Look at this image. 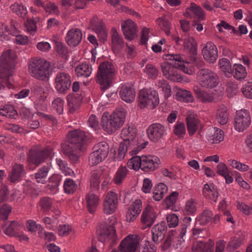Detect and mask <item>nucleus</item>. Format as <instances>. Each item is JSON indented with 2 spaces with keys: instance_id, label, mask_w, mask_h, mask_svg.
Returning <instances> with one entry per match:
<instances>
[{
  "instance_id": "nucleus-8",
  "label": "nucleus",
  "mask_w": 252,
  "mask_h": 252,
  "mask_svg": "<svg viewBox=\"0 0 252 252\" xmlns=\"http://www.w3.org/2000/svg\"><path fill=\"white\" fill-rule=\"evenodd\" d=\"M54 154L53 148L50 146L45 148H32L28 154L27 161L30 164L38 165L46 158L51 159Z\"/></svg>"
},
{
  "instance_id": "nucleus-7",
  "label": "nucleus",
  "mask_w": 252,
  "mask_h": 252,
  "mask_svg": "<svg viewBox=\"0 0 252 252\" xmlns=\"http://www.w3.org/2000/svg\"><path fill=\"white\" fill-rule=\"evenodd\" d=\"M137 129L136 127H125L121 131V136L126 142L128 141L129 144L136 146L133 147V150L130 152L131 155H136L140 151L146 147L148 142L140 143L136 137Z\"/></svg>"
},
{
  "instance_id": "nucleus-50",
  "label": "nucleus",
  "mask_w": 252,
  "mask_h": 252,
  "mask_svg": "<svg viewBox=\"0 0 252 252\" xmlns=\"http://www.w3.org/2000/svg\"><path fill=\"white\" fill-rule=\"evenodd\" d=\"M187 10H191V11L196 15V20L201 21L205 18V15L203 9L194 3H191L190 7L187 8Z\"/></svg>"
},
{
  "instance_id": "nucleus-37",
  "label": "nucleus",
  "mask_w": 252,
  "mask_h": 252,
  "mask_svg": "<svg viewBox=\"0 0 252 252\" xmlns=\"http://www.w3.org/2000/svg\"><path fill=\"white\" fill-rule=\"evenodd\" d=\"M128 141H126V142H121L119 145L118 153L115 158L119 161L123 160L125 156L126 153L129 151L130 152L133 150V147H136V146H133L131 144H129Z\"/></svg>"
},
{
  "instance_id": "nucleus-60",
  "label": "nucleus",
  "mask_w": 252,
  "mask_h": 252,
  "mask_svg": "<svg viewBox=\"0 0 252 252\" xmlns=\"http://www.w3.org/2000/svg\"><path fill=\"white\" fill-rule=\"evenodd\" d=\"M242 239L239 236H236L231 239L226 247L228 251H231L239 248L242 244Z\"/></svg>"
},
{
  "instance_id": "nucleus-43",
  "label": "nucleus",
  "mask_w": 252,
  "mask_h": 252,
  "mask_svg": "<svg viewBox=\"0 0 252 252\" xmlns=\"http://www.w3.org/2000/svg\"><path fill=\"white\" fill-rule=\"evenodd\" d=\"M233 76L237 80L244 79L247 76L245 67L240 64H234L233 67Z\"/></svg>"
},
{
  "instance_id": "nucleus-44",
  "label": "nucleus",
  "mask_w": 252,
  "mask_h": 252,
  "mask_svg": "<svg viewBox=\"0 0 252 252\" xmlns=\"http://www.w3.org/2000/svg\"><path fill=\"white\" fill-rule=\"evenodd\" d=\"M63 189L66 193L72 194L77 189V184L70 178H66L63 183Z\"/></svg>"
},
{
  "instance_id": "nucleus-47",
  "label": "nucleus",
  "mask_w": 252,
  "mask_h": 252,
  "mask_svg": "<svg viewBox=\"0 0 252 252\" xmlns=\"http://www.w3.org/2000/svg\"><path fill=\"white\" fill-rule=\"evenodd\" d=\"M57 164L58 165L61 171L65 175H72L74 174L73 171L67 166L66 161L60 158H57L56 159Z\"/></svg>"
},
{
  "instance_id": "nucleus-51",
  "label": "nucleus",
  "mask_w": 252,
  "mask_h": 252,
  "mask_svg": "<svg viewBox=\"0 0 252 252\" xmlns=\"http://www.w3.org/2000/svg\"><path fill=\"white\" fill-rule=\"evenodd\" d=\"M156 22L159 28L163 31L167 35L170 34L171 25L169 22L165 18L164 16L158 18Z\"/></svg>"
},
{
  "instance_id": "nucleus-36",
  "label": "nucleus",
  "mask_w": 252,
  "mask_h": 252,
  "mask_svg": "<svg viewBox=\"0 0 252 252\" xmlns=\"http://www.w3.org/2000/svg\"><path fill=\"white\" fill-rule=\"evenodd\" d=\"M168 190L166 185L163 183H159L157 185L154 190L153 197L157 201L161 200Z\"/></svg>"
},
{
  "instance_id": "nucleus-32",
  "label": "nucleus",
  "mask_w": 252,
  "mask_h": 252,
  "mask_svg": "<svg viewBox=\"0 0 252 252\" xmlns=\"http://www.w3.org/2000/svg\"><path fill=\"white\" fill-rule=\"evenodd\" d=\"M51 167L50 164L47 163L38 169L37 172L34 175V178L37 183L42 184H45L47 176Z\"/></svg>"
},
{
  "instance_id": "nucleus-39",
  "label": "nucleus",
  "mask_w": 252,
  "mask_h": 252,
  "mask_svg": "<svg viewBox=\"0 0 252 252\" xmlns=\"http://www.w3.org/2000/svg\"><path fill=\"white\" fill-rule=\"evenodd\" d=\"M128 169L126 166H120L113 178V181L115 184L120 185L123 183L124 180L126 178Z\"/></svg>"
},
{
  "instance_id": "nucleus-11",
  "label": "nucleus",
  "mask_w": 252,
  "mask_h": 252,
  "mask_svg": "<svg viewBox=\"0 0 252 252\" xmlns=\"http://www.w3.org/2000/svg\"><path fill=\"white\" fill-rule=\"evenodd\" d=\"M197 76L202 87L212 88L218 84L217 75L208 69H201L197 72Z\"/></svg>"
},
{
  "instance_id": "nucleus-62",
  "label": "nucleus",
  "mask_w": 252,
  "mask_h": 252,
  "mask_svg": "<svg viewBox=\"0 0 252 252\" xmlns=\"http://www.w3.org/2000/svg\"><path fill=\"white\" fill-rule=\"evenodd\" d=\"M38 236L48 242L54 241L56 239V236L53 233L46 231L43 227L39 230Z\"/></svg>"
},
{
  "instance_id": "nucleus-40",
  "label": "nucleus",
  "mask_w": 252,
  "mask_h": 252,
  "mask_svg": "<svg viewBox=\"0 0 252 252\" xmlns=\"http://www.w3.org/2000/svg\"><path fill=\"white\" fill-rule=\"evenodd\" d=\"M63 176L59 174H53L49 178V188L53 193L59 190V186L62 180Z\"/></svg>"
},
{
  "instance_id": "nucleus-28",
  "label": "nucleus",
  "mask_w": 252,
  "mask_h": 252,
  "mask_svg": "<svg viewBox=\"0 0 252 252\" xmlns=\"http://www.w3.org/2000/svg\"><path fill=\"white\" fill-rule=\"evenodd\" d=\"M223 131L217 127H214L206 135L208 141L212 144L219 143L223 140Z\"/></svg>"
},
{
  "instance_id": "nucleus-19",
  "label": "nucleus",
  "mask_w": 252,
  "mask_h": 252,
  "mask_svg": "<svg viewBox=\"0 0 252 252\" xmlns=\"http://www.w3.org/2000/svg\"><path fill=\"white\" fill-rule=\"evenodd\" d=\"M122 30L127 39L132 40L137 36L136 25L131 20H127L122 24Z\"/></svg>"
},
{
  "instance_id": "nucleus-31",
  "label": "nucleus",
  "mask_w": 252,
  "mask_h": 252,
  "mask_svg": "<svg viewBox=\"0 0 252 252\" xmlns=\"http://www.w3.org/2000/svg\"><path fill=\"white\" fill-rule=\"evenodd\" d=\"M86 201L88 211L91 214L94 213L99 204L98 196L93 193L90 192L86 196Z\"/></svg>"
},
{
  "instance_id": "nucleus-53",
  "label": "nucleus",
  "mask_w": 252,
  "mask_h": 252,
  "mask_svg": "<svg viewBox=\"0 0 252 252\" xmlns=\"http://www.w3.org/2000/svg\"><path fill=\"white\" fill-rule=\"evenodd\" d=\"M52 203L51 199L45 197L40 199L38 202V207L43 212H47L51 209Z\"/></svg>"
},
{
  "instance_id": "nucleus-26",
  "label": "nucleus",
  "mask_w": 252,
  "mask_h": 252,
  "mask_svg": "<svg viewBox=\"0 0 252 252\" xmlns=\"http://www.w3.org/2000/svg\"><path fill=\"white\" fill-rule=\"evenodd\" d=\"M112 48L115 53H118L124 47L123 37L118 33L114 27L111 29Z\"/></svg>"
},
{
  "instance_id": "nucleus-13",
  "label": "nucleus",
  "mask_w": 252,
  "mask_h": 252,
  "mask_svg": "<svg viewBox=\"0 0 252 252\" xmlns=\"http://www.w3.org/2000/svg\"><path fill=\"white\" fill-rule=\"evenodd\" d=\"M125 115L122 111L114 112L110 115L108 112H105L101 117V126H120L123 125Z\"/></svg>"
},
{
  "instance_id": "nucleus-45",
  "label": "nucleus",
  "mask_w": 252,
  "mask_h": 252,
  "mask_svg": "<svg viewBox=\"0 0 252 252\" xmlns=\"http://www.w3.org/2000/svg\"><path fill=\"white\" fill-rule=\"evenodd\" d=\"M194 91L197 98L202 102H211L214 100V97L213 96L197 87L194 88Z\"/></svg>"
},
{
  "instance_id": "nucleus-48",
  "label": "nucleus",
  "mask_w": 252,
  "mask_h": 252,
  "mask_svg": "<svg viewBox=\"0 0 252 252\" xmlns=\"http://www.w3.org/2000/svg\"><path fill=\"white\" fill-rule=\"evenodd\" d=\"M143 156H135L130 158L127 162V165L130 168L138 170L139 168L142 169V160Z\"/></svg>"
},
{
  "instance_id": "nucleus-54",
  "label": "nucleus",
  "mask_w": 252,
  "mask_h": 252,
  "mask_svg": "<svg viewBox=\"0 0 252 252\" xmlns=\"http://www.w3.org/2000/svg\"><path fill=\"white\" fill-rule=\"evenodd\" d=\"M25 30L31 35H34L36 32V22L32 19H28L24 23Z\"/></svg>"
},
{
  "instance_id": "nucleus-14",
  "label": "nucleus",
  "mask_w": 252,
  "mask_h": 252,
  "mask_svg": "<svg viewBox=\"0 0 252 252\" xmlns=\"http://www.w3.org/2000/svg\"><path fill=\"white\" fill-rule=\"evenodd\" d=\"M115 233V230L113 226L104 227L101 228L98 239L108 247H112L117 241Z\"/></svg>"
},
{
  "instance_id": "nucleus-1",
  "label": "nucleus",
  "mask_w": 252,
  "mask_h": 252,
  "mask_svg": "<svg viewBox=\"0 0 252 252\" xmlns=\"http://www.w3.org/2000/svg\"><path fill=\"white\" fill-rule=\"evenodd\" d=\"M87 139L88 135L80 129L72 130L68 133V144L62 146V151L71 162L76 163L79 161L80 152L84 149Z\"/></svg>"
},
{
  "instance_id": "nucleus-27",
  "label": "nucleus",
  "mask_w": 252,
  "mask_h": 252,
  "mask_svg": "<svg viewBox=\"0 0 252 252\" xmlns=\"http://www.w3.org/2000/svg\"><path fill=\"white\" fill-rule=\"evenodd\" d=\"M82 37L81 31L78 29H70L66 36V41L69 46H76L81 42Z\"/></svg>"
},
{
  "instance_id": "nucleus-12",
  "label": "nucleus",
  "mask_w": 252,
  "mask_h": 252,
  "mask_svg": "<svg viewBox=\"0 0 252 252\" xmlns=\"http://www.w3.org/2000/svg\"><path fill=\"white\" fill-rule=\"evenodd\" d=\"M55 88L60 94H66L70 88L71 80L70 75L65 72H58L55 78Z\"/></svg>"
},
{
  "instance_id": "nucleus-6",
  "label": "nucleus",
  "mask_w": 252,
  "mask_h": 252,
  "mask_svg": "<svg viewBox=\"0 0 252 252\" xmlns=\"http://www.w3.org/2000/svg\"><path fill=\"white\" fill-rule=\"evenodd\" d=\"M100 179L103 180L101 187L104 189L111 181V177L107 168L100 167L92 172L90 179V189L92 191H96L99 189Z\"/></svg>"
},
{
  "instance_id": "nucleus-15",
  "label": "nucleus",
  "mask_w": 252,
  "mask_h": 252,
  "mask_svg": "<svg viewBox=\"0 0 252 252\" xmlns=\"http://www.w3.org/2000/svg\"><path fill=\"white\" fill-rule=\"evenodd\" d=\"M139 237L136 234H129L125 238L119 246L120 252H135L139 242Z\"/></svg>"
},
{
  "instance_id": "nucleus-35",
  "label": "nucleus",
  "mask_w": 252,
  "mask_h": 252,
  "mask_svg": "<svg viewBox=\"0 0 252 252\" xmlns=\"http://www.w3.org/2000/svg\"><path fill=\"white\" fill-rule=\"evenodd\" d=\"M228 120V109L224 105H220L218 110L216 121L220 125L227 124Z\"/></svg>"
},
{
  "instance_id": "nucleus-56",
  "label": "nucleus",
  "mask_w": 252,
  "mask_h": 252,
  "mask_svg": "<svg viewBox=\"0 0 252 252\" xmlns=\"http://www.w3.org/2000/svg\"><path fill=\"white\" fill-rule=\"evenodd\" d=\"M20 227L18 222L15 221H11L4 229L5 234L12 236L15 235Z\"/></svg>"
},
{
  "instance_id": "nucleus-33",
  "label": "nucleus",
  "mask_w": 252,
  "mask_h": 252,
  "mask_svg": "<svg viewBox=\"0 0 252 252\" xmlns=\"http://www.w3.org/2000/svg\"><path fill=\"white\" fill-rule=\"evenodd\" d=\"M147 133L149 139L156 142L164 134L165 129L164 127H148Z\"/></svg>"
},
{
  "instance_id": "nucleus-2",
  "label": "nucleus",
  "mask_w": 252,
  "mask_h": 252,
  "mask_svg": "<svg viewBox=\"0 0 252 252\" xmlns=\"http://www.w3.org/2000/svg\"><path fill=\"white\" fill-rule=\"evenodd\" d=\"M165 56L168 57V58H166V60L177 62L174 65L167 62H164L160 64L163 75L169 80L173 81H179L181 79L182 77L181 74L178 73L177 69H179L183 72L188 74L193 73V71L189 66V63L185 61L183 57L180 55L167 54Z\"/></svg>"
},
{
  "instance_id": "nucleus-16",
  "label": "nucleus",
  "mask_w": 252,
  "mask_h": 252,
  "mask_svg": "<svg viewBox=\"0 0 252 252\" xmlns=\"http://www.w3.org/2000/svg\"><path fill=\"white\" fill-rule=\"evenodd\" d=\"M157 218L158 214L155 210L152 207L147 206L141 216V229L144 230L151 227Z\"/></svg>"
},
{
  "instance_id": "nucleus-17",
  "label": "nucleus",
  "mask_w": 252,
  "mask_h": 252,
  "mask_svg": "<svg viewBox=\"0 0 252 252\" xmlns=\"http://www.w3.org/2000/svg\"><path fill=\"white\" fill-rule=\"evenodd\" d=\"M118 206V196L114 192H108L104 201L103 211L105 214L109 215L113 214Z\"/></svg>"
},
{
  "instance_id": "nucleus-4",
  "label": "nucleus",
  "mask_w": 252,
  "mask_h": 252,
  "mask_svg": "<svg viewBox=\"0 0 252 252\" xmlns=\"http://www.w3.org/2000/svg\"><path fill=\"white\" fill-rule=\"evenodd\" d=\"M191 218L189 217H185L183 219V224L178 235H175L173 232L169 234L162 245V249L167 250L171 247L175 249H181L185 242L184 237L187 232L188 227L190 225Z\"/></svg>"
},
{
  "instance_id": "nucleus-42",
  "label": "nucleus",
  "mask_w": 252,
  "mask_h": 252,
  "mask_svg": "<svg viewBox=\"0 0 252 252\" xmlns=\"http://www.w3.org/2000/svg\"><path fill=\"white\" fill-rule=\"evenodd\" d=\"M176 97L178 100L184 102H192L194 100L191 93L186 90H179L176 93Z\"/></svg>"
},
{
  "instance_id": "nucleus-5",
  "label": "nucleus",
  "mask_w": 252,
  "mask_h": 252,
  "mask_svg": "<svg viewBox=\"0 0 252 252\" xmlns=\"http://www.w3.org/2000/svg\"><path fill=\"white\" fill-rule=\"evenodd\" d=\"M114 75V67L111 63L104 62L99 64L96 82L100 85L101 90H105L109 87Z\"/></svg>"
},
{
  "instance_id": "nucleus-57",
  "label": "nucleus",
  "mask_w": 252,
  "mask_h": 252,
  "mask_svg": "<svg viewBox=\"0 0 252 252\" xmlns=\"http://www.w3.org/2000/svg\"><path fill=\"white\" fill-rule=\"evenodd\" d=\"M228 164L232 168L236 169L241 172H246L249 170V166L235 159H230Z\"/></svg>"
},
{
  "instance_id": "nucleus-25",
  "label": "nucleus",
  "mask_w": 252,
  "mask_h": 252,
  "mask_svg": "<svg viewBox=\"0 0 252 252\" xmlns=\"http://www.w3.org/2000/svg\"><path fill=\"white\" fill-rule=\"evenodd\" d=\"M251 123L250 115L245 109H242L236 112L234 119V124L238 126H249Z\"/></svg>"
},
{
  "instance_id": "nucleus-22",
  "label": "nucleus",
  "mask_w": 252,
  "mask_h": 252,
  "mask_svg": "<svg viewBox=\"0 0 252 252\" xmlns=\"http://www.w3.org/2000/svg\"><path fill=\"white\" fill-rule=\"evenodd\" d=\"M204 58L210 63H214L218 58V50L212 42H207L202 51Z\"/></svg>"
},
{
  "instance_id": "nucleus-23",
  "label": "nucleus",
  "mask_w": 252,
  "mask_h": 252,
  "mask_svg": "<svg viewBox=\"0 0 252 252\" xmlns=\"http://www.w3.org/2000/svg\"><path fill=\"white\" fill-rule=\"evenodd\" d=\"M25 174L24 167L22 164L15 163L12 167L11 170L9 172L8 180L12 183H17Z\"/></svg>"
},
{
  "instance_id": "nucleus-38",
  "label": "nucleus",
  "mask_w": 252,
  "mask_h": 252,
  "mask_svg": "<svg viewBox=\"0 0 252 252\" xmlns=\"http://www.w3.org/2000/svg\"><path fill=\"white\" fill-rule=\"evenodd\" d=\"M109 147L106 142H101L95 144L93 149V150L96 152L99 155V157L104 159L107 157L109 153Z\"/></svg>"
},
{
  "instance_id": "nucleus-21",
  "label": "nucleus",
  "mask_w": 252,
  "mask_h": 252,
  "mask_svg": "<svg viewBox=\"0 0 252 252\" xmlns=\"http://www.w3.org/2000/svg\"><path fill=\"white\" fill-rule=\"evenodd\" d=\"M167 226L164 222L158 223L152 229V240L156 244H158L164 238L166 233Z\"/></svg>"
},
{
  "instance_id": "nucleus-49",
  "label": "nucleus",
  "mask_w": 252,
  "mask_h": 252,
  "mask_svg": "<svg viewBox=\"0 0 252 252\" xmlns=\"http://www.w3.org/2000/svg\"><path fill=\"white\" fill-rule=\"evenodd\" d=\"M220 67L221 70L226 76H229L232 73V69L229 61L223 58L219 61Z\"/></svg>"
},
{
  "instance_id": "nucleus-24",
  "label": "nucleus",
  "mask_w": 252,
  "mask_h": 252,
  "mask_svg": "<svg viewBox=\"0 0 252 252\" xmlns=\"http://www.w3.org/2000/svg\"><path fill=\"white\" fill-rule=\"evenodd\" d=\"M142 206V201L140 199L136 200L131 204L126 213V218L127 221L131 222L134 220L141 212Z\"/></svg>"
},
{
  "instance_id": "nucleus-10",
  "label": "nucleus",
  "mask_w": 252,
  "mask_h": 252,
  "mask_svg": "<svg viewBox=\"0 0 252 252\" xmlns=\"http://www.w3.org/2000/svg\"><path fill=\"white\" fill-rule=\"evenodd\" d=\"M159 104L158 94L151 89H143L140 91L138 96V106L141 109L146 107L155 108Z\"/></svg>"
},
{
  "instance_id": "nucleus-20",
  "label": "nucleus",
  "mask_w": 252,
  "mask_h": 252,
  "mask_svg": "<svg viewBox=\"0 0 252 252\" xmlns=\"http://www.w3.org/2000/svg\"><path fill=\"white\" fill-rule=\"evenodd\" d=\"M90 27L97 34L100 41L104 42L106 41L107 32L102 20L98 21L94 18H93L91 21Z\"/></svg>"
},
{
  "instance_id": "nucleus-30",
  "label": "nucleus",
  "mask_w": 252,
  "mask_h": 252,
  "mask_svg": "<svg viewBox=\"0 0 252 252\" xmlns=\"http://www.w3.org/2000/svg\"><path fill=\"white\" fill-rule=\"evenodd\" d=\"M203 194L205 198L215 202H217L219 195L217 187L213 184L204 185L203 189Z\"/></svg>"
},
{
  "instance_id": "nucleus-59",
  "label": "nucleus",
  "mask_w": 252,
  "mask_h": 252,
  "mask_svg": "<svg viewBox=\"0 0 252 252\" xmlns=\"http://www.w3.org/2000/svg\"><path fill=\"white\" fill-rule=\"evenodd\" d=\"M205 249L206 252H212V248L201 241H197L192 246V252H204Z\"/></svg>"
},
{
  "instance_id": "nucleus-46",
  "label": "nucleus",
  "mask_w": 252,
  "mask_h": 252,
  "mask_svg": "<svg viewBox=\"0 0 252 252\" xmlns=\"http://www.w3.org/2000/svg\"><path fill=\"white\" fill-rule=\"evenodd\" d=\"M186 120L187 126H202L203 125L197 116L193 113L188 112Z\"/></svg>"
},
{
  "instance_id": "nucleus-29",
  "label": "nucleus",
  "mask_w": 252,
  "mask_h": 252,
  "mask_svg": "<svg viewBox=\"0 0 252 252\" xmlns=\"http://www.w3.org/2000/svg\"><path fill=\"white\" fill-rule=\"evenodd\" d=\"M120 95L123 100L130 103L135 99V92L130 85H124L120 91Z\"/></svg>"
},
{
  "instance_id": "nucleus-61",
  "label": "nucleus",
  "mask_w": 252,
  "mask_h": 252,
  "mask_svg": "<svg viewBox=\"0 0 252 252\" xmlns=\"http://www.w3.org/2000/svg\"><path fill=\"white\" fill-rule=\"evenodd\" d=\"M13 12L16 13L20 17H23L27 13L26 8L18 3H15L11 6Z\"/></svg>"
},
{
  "instance_id": "nucleus-3",
  "label": "nucleus",
  "mask_w": 252,
  "mask_h": 252,
  "mask_svg": "<svg viewBox=\"0 0 252 252\" xmlns=\"http://www.w3.org/2000/svg\"><path fill=\"white\" fill-rule=\"evenodd\" d=\"M17 58L16 52L11 49L4 52L0 58V99L5 95L3 91L4 89V84L12 75Z\"/></svg>"
},
{
  "instance_id": "nucleus-63",
  "label": "nucleus",
  "mask_w": 252,
  "mask_h": 252,
  "mask_svg": "<svg viewBox=\"0 0 252 252\" xmlns=\"http://www.w3.org/2000/svg\"><path fill=\"white\" fill-rule=\"evenodd\" d=\"M43 222L45 224V227L49 230H54L57 224L56 218H53L45 217L42 219Z\"/></svg>"
},
{
  "instance_id": "nucleus-34",
  "label": "nucleus",
  "mask_w": 252,
  "mask_h": 252,
  "mask_svg": "<svg viewBox=\"0 0 252 252\" xmlns=\"http://www.w3.org/2000/svg\"><path fill=\"white\" fill-rule=\"evenodd\" d=\"M184 46L185 49L189 50L190 61L195 62L197 55L196 43L194 41L193 38L185 39L184 41Z\"/></svg>"
},
{
  "instance_id": "nucleus-55",
  "label": "nucleus",
  "mask_w": 252,
  "mask_h": 252,
  "mask_svg": "<svg viewBox=\"0 0 252 252\" xmlns=\"http://www.w3.org/2000/svg\"><path fill=\"white\" fill-rule=\"evenodd\" d=\"M213 213L210 210H205L200 215L199 220L196 222V224L204 225L206 224L212 220Z\"/></svg>"
},
{
  "instance_id": "nucleus-18",
  "label": "nucleus",
  "mask_w": 252,
  "mask_h": 252,
  "mask_svg": "<svg viewBox=\"0 0 252 252\" xmlns=\"http://www.w3.org/2000/svg\"><path fill=\"white\" fill-rule=\"evenodd\" d=\"M159 158L155 156H143L142 160V170L144 172L152 171L158 167Z\"/></svg>"
},
{
  "instance_id": "nucleus-52",
  "label": "nucleus",
  "mask_w": 252,
  "mask_h": 252,
  "mask_svg": "<svg viewBox=\"0 0 252 252\" xmlns=\"http://www.w3.org/2000/svg\"><path fill=\"white\" fill-rule=\"evenodd\" d=\"M0 114L7 118H15L17 113L12 106L6 105L0 109Z\"/></svg>"
},
{
  "instance_id": "nucleus-64",
  "label": "nucleus",
  "mask_w": 252,
  "mask_h": 252,
  "mask_svg": "<svg viewBox=\"0 0 252 252\" xmlns=\"http://www.w3.org/2000/svg\"><path fill=\"white\" fill-rule=\"evenodd\" d=\"M55 44L57 52L61 55L62 57L67 58L68 50L64 45L58 41L55 42Z\"/></svg>"
},
{
  "instance_id": "nucleus-58",
  "label": "nucleus",
  "mask_w": 252,
  "mask_h": 252,
  "mask_svg": "<svg viewBox=\"0 0 252 252\" xmlns=\"http://www.w3.org/2000/svg\"><path fill=\"white\" fill-rule=\"evenodd\" d=\"M158 86L164 93L165 97L168 98L171 95V87L166 80L163 79L159 80Z\"/></svg>"
},
{
  "instance_id": "nucleus-9",
  "label": "nucleus",
  "mask_w": 252,
  "mask_h": 252,
  "mask_svg": "<svg viewBox=\"0 0 252 252\" xmlns=\"http://www.w3.org/2000/svg\"><path fill=\"white\" fill-rule=\"evenodd\" d=\"M31 75L40 80H48L49 64L41 59H33L29 66Z\"/></svg>"
},
{
  "instance_id": "nucleus-41",
  "label": "nucleus",
  "mask_w": 252,
  "mask_h": 252,
  "mask_svg": "<svg viewBox=\"0 0 252 252\" xmlns=\"http://www.w3.org/2000/svg\"><path fill=\"white\" fill-rule=\"evenodd\" d=\"M75 70L78 77H88L91 74L92 68L88 64L82 63L77 66Z\"/></svg>"
}]
</instances>
